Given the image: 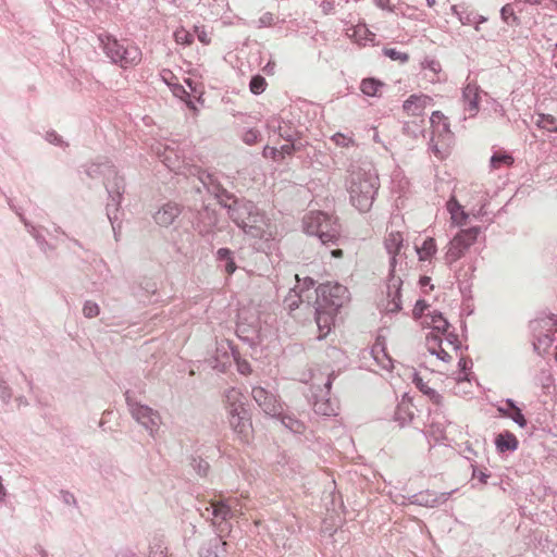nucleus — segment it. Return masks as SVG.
<instances>
[{
  "instance_id": "473e14b6",
  "label": "nucleus",
  "mask_w": 557,
  "mask_h": 557,
  "mask_svg": "<svg viewBox=\"0 0 557 557\" xmlns=\"http://www.w3.org/2000/svg\"><path fill=\"white\" fill-rule=\"evenodd\" d=\"M216 260L227 274H233L237 269L233 252L228 248H220L216 251Z\"/></svg>"
},
{
  "instance_id": "2eb2a0df",
  "label": "nucleus",
  "mask_w": 557,
  "mask_h": 557,
  "mask_svg": "<svg viewBox=\"0 0 557 557\" xmlns=\"http://www.w3.org/2000/svg\"><path fill=\"white\" fill-rule=\"evenodd\" d=\"M218 214L214 209L203 206L194 216L193 226L201 235L212 234L218 225Z\"/></svg>"
},
{
  "instance_id": "a18cd8bd",
  "label": "nucleus",
  "mask_w": 557,
  "mask_h": 557,
  "mask_svg": "<svg viewBox=\"0 0 557 557\" xmlns=\"http://www.w3.org/2000/svg\"><path fill=\"white\" fill-rule=\"evenodd\" d=\"M331 140L338 147H352L356 145L352 135L336 133L331 137Z\"/></svg>"
},
{
  "instance_id": "49530a36",
  "label": "nucleus",
  "mask_w": 557,
  "mask_h": 557,
  "mask_svg": "<svg viewBox=\"0 0 557 557\" xmlns=\"http://www.w3.org/2000/svg\"><path fill=\"white\" fill-rule=\"evenodd\" d=\"M174 40L178 45L189 46L194 41V35L181 27L174 32Z\"/></svg>"
},
{
  "instance_id": "680f3d73",
  "label": "nucleus",
  "mask_w": 557,
  "mask_h": 557,
  "mask_svg": "<svg viewBox=\"0 0 557 557\" xmlns=\"http://www.w3.org/2000/svg\"><path fill=\"white\" fill-rule=\"evenodd\" d=\"M487 203H488L487 195H480L478 210L474 211V208L472 209L473 215L476 218L483 216L485 214V207L487 206Z\"/></svg>"
},
{
  "instance_id": "6ab92c4d",
  "label": "nucleus",
  "mask_w": 557,
  "mask_h": 557,
  "mask_svg": "<svg viewBox=\"0 0 557 557\" xmlns=\"http://www.w3.org/2000/svg\"><path fill=\"white\" fill-rule=\"evenodd\" d=\"M451 493L453 492L436 494L431 491H424L409 496L408 502L412 505L433 508L447 502Z\"/></svg>"
},
{
  "instance_id": "c756f323",
  "label": "nucleus",
  "mask_w": 557,
  "mask_h": 557,
  "mask_svg": "<svg viewBox=\"0 0 557 557\" xmlns=\"http://www.w3.org/2000/svg\"><path fill=\"white\" fill-rule=\"evenodd\" d=\"M412 407L411 400L404 397L396 407L394 413L395 421H397L401 426L409 423L413 418Z\"/></svg>"
},
{
  "instance_id": "20e7f679",
  "label": "nucleus",
  "mask_w": 557,
  "mask_h": 557,
  "mask_svg": "<svg viewBox=\"0 0 557 557\" xmlns=\"http://www.w3.org/2000/svg\"><path fill=\"white\" fill-rule=\"evenodd\" d=\"M225 208L231 220L251 237L267 238L271 235L267 216L252 201L234 197Z\"/></svg>"
},
{
  "instance_id": "338daca9",
  "label": "nucleus",
  "mask_w": 557,
  "mask_h": 557,
  "mask_svg": "<svg viewBox=\"0 0 557 557\" xmlns=\"http://www.w3.org/2000/svg\"><path fill=\"white\" fill-rule=\"evenodd\" d=\"M428 308V305L424 300H418L413 308V314L414 317H421L424 314L425 309Z\"/></svg>"
},
{
  "instance_id": "c9c22d12",
  "label": "nucleus",
  "mask_w": 557,
  "mask_h": 557,
  "mask_svg": "<svg viewBox=\"0 0 557 557\" xmlns=\"http://www.w3.org/2000/svg\"><path fill=\"white\" fill-rule=\"evenodd\" d=\"M422 67L423 70L425 71V77H428V79L431 82V83H436V82H440V76L438 74L441 73L442 71V66L440 64V62L437 60H434V59H425L423 62H422Z\"/></svg>"
},
{
  "instance_id": "cd10ccee",
  "label": "nucleus",
  "mask_w": 557,
  "mask_h": 557,
  "mask_svg": "<svg viewBox=\"0 0 557 557\" xmlns=\"http://www.w3.org/2000/svg\"><path fill=\"white\" fill-rule=\"evenodd\" d=\"M226 410L235 412L245 408V397L242 392L236 387H230L224 393Z\"/></svg>"
},
{
  "instance_id": "b1692460",
  "label": "nucleus",
  "mask_w": 557,
  "mask_h": 557,
  "mask_svg": "<svg viewBox=\"0 0 557 557\" xmlns=\"http://www.w3.org/2000/svg\"><path fill=\"white\" fill-rule=\"evenodd\" d=\"M228 412V422L232 429L240 435H246L250 428V420L248 418V413L246 408L236 410L232 412V410H227Z\"/></svg>"
},
{
  "instance_id": "c85d7f7f",
  "label": "nucleus",
  "mask_w": 557,
  "mask_h": 557,
  "mask_svg": "<svg viewBox=\"0 0 557 557\" xmlns=\"http://www.w3.org/2000/svg\"><path fill=\"white\" fill-rule=\"evenodd\" d=\"M315 321L323 335H326L331 331V325L334 323V317L337 312L327 310L326 308H320L314 306Z\"/></svg>"
},
{
  "instance_id": "4d7b16f0",
  "label": "nucleus",
  "mask_w": 557,
  "mask_h": 557,
  "mask_svg": "<svg viewBox=\"0 0 557 557\" xmlns=\"http://www.w3.org/2000/svg\"><path fill=\"white\" fill-rule=\"evenodd\" d=\"M259 137L260 132L256 128H250L243 134V141L247 145H253L258 141Z\"/></svg>"
},
{
  "instance_id": "a878e982",
  "label": "nucleus",
  "mask_w": 557,
  "mask_h": 557,
  "mask_svg": "<svg viewBox=\"0 0 557 557\" xmlns=\"http://www.w3.org/2000/svg\"><path fill=\"white\" fill-rule=\"evenodd\" d=\"M446 209L450 214V222L455 226H463L466 225L469 214L465 211L463 207L459 203V201L451 196L449 200L446 202Z\"/></svg>"
},
{
  "instance_id": "f03ea898",
  "label": "nucleus",
  "mask_w": 557,
  "mask_h": 557,
  "mask_svg": "<svg viewBox=\"0 0 557 557\" xmlns=\"http://www.w3.org/2000/svg\"><path fill=\"white\" fill-rule=\"evenodd\" d=\"M350 203L360 212H368L380 188L376 170L371 163L352 165L346 181Z\"/></svg>"
},
{
  "instance_id": "c03bdc74",
  "label": "nucleus",
  "mask_w": 557,
  "mask_h": 557,
  "mask_svg": "<svg viewBox=\"0 0 557 557\" xmlns=\"http://www.w3.org/2000/svg\"><path fill=\"white\" fill-rule=\"evenodd\" d=\"M382 87V84L374 78H366L361 82L360 89L367 95L374 97L377 95L379 89Z\"/></svg>"
},
{
  "instance_id": "4468645a",
  "label": "nucleus",
  "mask_w": 557,
  "mask_h": 557,
  "mask_svg": "<svg viewBox=\"0 0 557 557\" xmlns=\"http://www.w3.org/2000/svg\"><path fill=\"white\" fill-rule=\"evenodd\" d=\"M267 128L270 133L277 135L286 143H294L299 139V131L297 126L290 121H286L278 115L270 116L267 120Z\"/></svg>"
},
{
  "instance_id": "3c124183",
  "label": "nucleus",
  "mask_w": 557,
  "mask_h": 557,
  "mask_svg": "<svg viewBox=\"0 0 557 557\" xmlns=\"http://www.w3.org/2000/svg\"><path fill=\"white\" fill-rule=\"evenodd\" d=\"M420 391L429 396L430 400L436 405V406H442L443 404V396L441 394H438L435 389L424 385V384H418Z\"/></svg>"
},
{
  "instance_id": "09e8293b",
  "label": "nucleus",
  "mask_w": 557,
  "mask_h": 557,
  "mask_svg": "<svg viewBox=\"0 0 557 557\" xmlns=\"http://www.w3.org/2000/svg\"><path fill=\"white\" fill-rule=\"evenodd\" d=\"M20 219L25 225L27 232L33 236V238L36 240V243L39 246H42L44 244H47L46 238L38 232L36 226H34L30 222H28L22 214H20Z\"/></svg>"
},
{
  "instance_id": "864d4df0",
  "label": "nucleus",
  "mask_w": 557,
  "mask_h": 557,
  "mask_svg": "<svg viewBox=\"0 0 557 557\" xmlns=\"http://www.w3.org/2000/svg\"><path fill=\"white\" fill-rule=\"evenodd\" d=\"M472 360L469 358L461 357L458 361L459 374L457 381H468L467 371L471 369Z\"/></svg>"
},
{
  "instance_id": "0e129e2a",
  "label": "nucleus",
  "mask_w": 557,
  "mask_h": 557,
  "mask_svg": "<svg viewBox=\"0 0 557 557\" xmlns=\"http://www.w3.org/2000/svg\"><path fill=\"white\" fill-rule=\"evenodd\" d=\"M274 23V15L270 12L262 14L258 20V27H269Z\"/></svg>"
},
{
  "instance_id": "603ef678",
  "label": "nucleus",
  "mask_w": 557,
  "mask_h": 557,
  "mask_svg": "<svg viewBox=\"0 0 557 557\" xmlns=\"http://www.w3.org/2000/svg\"><path fill=\"white\" fill-rule=\"evenodd\" d=\"M190 467L200 476L207 475L208 470H209V463L200 457H193L190 460Z\"/></svg>"
},
{
  "instance_id": "37998d69",
  "label": "nucleus",
  "mask_w": 557,
  "mask_h": 557,
  "mask_svg": "<svg viewBox=\"0 0 557 557\" xmlns=\"http://www.w3.org/2000/svg\"><path fill=\"white\" fill-rule=\"evenodd\" d=\"M431 326L438 333H446L448 331L449 323L441 312L434 311L431 314Z\"/></svg>"
},
{
  "instance_id": "aec40b11",
  "label": "nucleus",
  "mask_w": 557,
  "mask_h": 557,
  "mask_svg": "<svg viewBox=\"0 0 557 557\" xmlns=\"http://www.w3.org/2000/svg\"><path fill=\"white\" fill-rule=\"evenodd\" d=\"M432 126L433 137L431 141H434V137H440L443 140H449L453 136L447 117L441 111H434L430 117Z\"/></svg>"
},
{
  "instance_id": "13d9d810",
  "label": "nucleus",
  "mask_w": 557,
  "mask_h": 557,
  "mask_svg": "<svg viewBox=\"0 0 557 557\" xmlns=\"http://www.w3.org/2000/svg\"><path fill=\"white\" fill-rule=\"evenodd\" d=\"M444 334H445V339L443 342H445L446 345L451 346L454 350H458L461 345L458 335L455 334L454 332H448V331Z\"/></svg>"
},
{
  "instance_id": "7c9ffc66",
  "label": "nucleus",
  "mask_w": 557,
  "mask_h": 557,
  "mask_svg": "<svg viewBox=\"0 0 557 557\" xmlns=\"http://www.w3.org/2000/svg\"><path fill=\"white\" fill-rule=\"evenodd\" d=\"M414 249L420 261H431L437 252V246L433 237H426L422 245H416Z\"/></svg>"
},
{
  "instance_id": "39448f33",
  "label": "nucleus",
  "mask_w": 557,
  "mask_h": 557,
  "mask_svg": "<svg viewBox=\"0 0 557 557\" xmlns=\"http://www.w3.org/2000/svg\"><path fill=\"white\" fill-rule=\"evenodd\" d=\"M384 245L387 253L391 256V277L387 284L388 302L386 311L391 313L398 312L401 309L400 286L401 280L394 275L397 260L401 259L400 249L404 245V237L399 231H391L385 237Z\"/></svg>"
},
{
  "instance_id": "e433bc0d",
  "label": "nucleus",
  "mask_w": 557,
  "mask_h": 557,
  "mask_svg": "<svg viewBox=\"0 0 557 557\" xmlns=\"http://www.w3.org/2000/svg\"><path fill=\"white\" fill-rule=\"evenodd\" d=\"M516 9L521 11L520 7H516L515 1L512 3L505 4L500 10L502 20L508 25H519V18L516 15Z\"/></svg>"
},
{
  "instance_id": "f8f14e48",
  "label": "nucleus",
  "mask_w": 557,
  "mask_h": 557,
  "mask_svg": "<svg viewBox=\"0 0 557 557\" xmlns=\"http://www.w3.org/2000/svg\"><path fill=\"white\" fill-rule=\"evenodd\" d=\"M322 384H317L319 386V392H314L310 394V401L312 403V407L315 413L321 416H335L338 409V404L335 398L331 397V386H332V374L326 377H322Z\"/></svg>"
},
{
  "instance_id": "5fc2aeb1",
  "label": "nucleus",
  "mask_w": 557,
  "mask_h": 557,
  "mask_svg": "<svg viewBox=\"0 0 557 557\" xmlns=\"http://www.w3.org/2000/svg\"><path fill=\"white\" fill-rule=\"evenodd\" d=\"M100 313V308L98 304L91 300H86L83 306V314L85 318L91 319L97 317Z\"/></svg>"
},
{
  "instance_id": "052dcab7",
  "label": "nucleus",
  "mask_w": 557,
  "mask_h": 557,
  "mask_svg": "<svg viewBox=\"0 0 557 557\" xmlns=\"http://www.w3.org/2000/svg\"><path fill=\"white\" fill-rule=\"evenodd\" d=\"M300 146L301 144L298 143V140L294 143H287L281 147L278 153L282 154L283 157L285 154L289 156L293 153V151L300 149Z\"/></svg>"
},
{
  "instance_id": "de8ad7c7",
  "label": "nucleus",
  "mask_w": 557,
  "mask_h": 557,
  "mask_svg": "<svg viewBox=\"0 0 557 557\" xmlns=\"http://www.w3.org/2000/svg\"><path fill=\"white\" fill-rule=\"evenodd\" d=\"M267 82L261 75H255L249 83V89L253 95H260L265 90Z\"/></svg>"
},
{
  "instance_id": "9b49d317",
  "label": "nucleus",
  "mask_w": 557,
  "mask_h": 557,
  "mask_svg": "<svg viewBox=\"0 0 557 557\" xmlns=\"http://www.w3.org/2000/svg\"><path fill=\"white\" fill-rule=\"evenodd\" d=\"M533 331V348L542 355L547 351L555 341L557 320L554 317H545L531 322Z\"/></svg>"
},
{
  "instance_id": "bb28decb",
  "label": "nucleus",
  "mask_w": 557,
  "mask_h": 557,
  "mask_svg": "<svg viewBox=\"0 0 557 557\" xmlns=\"http://www.w3.org/2000/svg\"><path fill=\"white\" fill-rule=\"evenodd\" d=\"M326 213L321 211H311L304 216V230L308 235L319 236L321 223L324 221Z\"/></svg>"
},
{
  "instance_id": "72a5a7b5",
  "label": "nucleus",
  "mask_w": 557,
  "mask_h": 557,
  "mask_svg": "<svg viewBox=\"0 0 557 557\" xmlns=\"http://www.w3.org/2000/svg\"><path fill=\"white\" fill-rule=\"evenodd\" d=\"M276 417L280 418L281 423L290 432L301 434L305 431L304 422L296 419L294 416L283 413V409L281 410V414Z\"/></svg>"
},
{
  "instance_id": "f704fd0d",
  "label": "nucleus",
  "mask_w": 557,
  "mask_h": 557,
  "mask_svg": "<svg viewBox=\"0 0 557 557\" xmlns=\"http://www.w3.org/2000/svg\"><path fill=\"white\" fill-rule=\"evenodd\" d=\"M532 122L542 129L557 133V121L550 114H537L532 116Z\"/></svg>"
},
{
  "instance_id": "1a4fd4ad",
  "label": "nucleus",
  "mask_w": 557,
  "mask_h": 557,
  "mask_svg": "<svg viewBox=\"0 0 557 557\" xmlns=\"http://www.w3.org/2000/svg\"><path fill=\"white\" fill-rule=\"evenodd\" d=\"M481 227L473 226L459 231L448 243L444 256L445 263L451 265L462 258L466 251L475 243Z\"/></svg>"
},
{
  "instance_id": "7ed1b4c3",
  "label": "nucleus",
  "mask_w": 557,
  "mask_h": 557,
  "mask_svg": "<svg viewBox=\"0 0 557 557\" xmlns=\"http://www.w3.org/2000/svg\"><path fill=\"white\" fill-rule=\"evenodd\" d=\"M85 172L90 178L103 177L104 180V186L108 191L107 216L117 240V230L121 227L119 211L125 190L124 178L117 174L114 165L109 161L91 162L86 165Z\"/></svg>"
},
{
  "instance_id": "f257e3e1",
  "label": "nucleus",
  "mask_w": 557,
  "mask_h": 557,
  "mask_svg": "<svg viewBox=\"0 0 557 557\" xmlns=\"http://www.w3.org/2000/svg\"><path fill=\"white\" fill-rule=\"evenodd\" d=\"M242 513V507L237 498L230 497L225 500L211 502L205 508L201 516H211L212 523L216 527V535L205 543L200 550V557H221L226 553V542L223 541L225 533H230L231 524L228 519Z\"/></svg>"
},
{
  "instance_id": "774afa93",
  "label": "nucleus",
  "mask_w": 557,
  "mask_h": 557,
  "mask_svg": "<svg viewBox=\"0 0 557 557\" xmlns=\"http://www.w3.org/2000/svg\"><path fill=\"white\" fill-rule=\"evenodd\" d=\"M433 355L444 362H449L451 360V356L445 350L443 346H441Z\"/></svg>"
},
{
  "instance_id": "ea45409f",
  "label": "nucleus",
  "mask_w": 557,
  "mask_h": 557,
  "mask_svg": "<svg viewBox=\"0 0 557 557\" xmlns=\"http://www.w3.org/2000/svg\"><path fill=\"white\" fill-rule=\"evenodd\" d=\"M332 374V381L335 377L334 371H329L327 369L325 371H321L320 369L312 370L310 375V394H313L314 392H319V386L317 384H322V377H326L327 375Z\"/></svg>"
},
{
  "instance_id": "f3484780",
  "label": "nucleus",
  "mask_w": 557,
  "mask_h": 557,
  "mask_svg": "<svg viewBox=\"0 0 557 557\" xmlns=\"http://www.w3.org/2000/svg\"><path fill=\"white\" fill-rule=\"evenodd\" d=\"M181 214L182 207L178 203L166 201L152 213V219L160 227L168 228L176 222Z\"/></svg>"
},
{
  "instance_id": "6e6d98bb",
  "label": "nucleus",
  "mask_w": 557,
  "mask_h": 557,
  "mask_svg": "<svg viewBox=\"0 0 557 557\" xmlns=\"http://www.w3.org/2000/svg\"><path fill=\"white\" fill-rule=\"evenodd\" d=\"M383 52L391 60L399 61L400 63H406L409 59L407 53L398 51L395 48H385Z\"/></svg>"
},
{
  "instance_id": "69168bd1",
  "label": "nucleus",
  "mask_w": 557,
  "mask_h": 557,
  "mask_svg": "<svg viewBox=\"0 0 557 557\" xmlns=\"http://www.w3.org/2000/svg\"><path fill=\"white\" fill-rule=\"evenodd\" d=\"M46 140L52 145H55V146H63L64 145V141L62 139V137L55 133L54 131H50V132H47L46 134Z\"/></svg>"
},
{
  "instance_id": "bf43d9fd",
  "label": "nucleus",
  "mask_w": 557,
  "mask_h": 557,
  "mask_svg": "<svg viewBox=\"0 0 557 557\" xmlns=\"http://www.w3.org/2000/svg\"><path fill=\"white\" fill-rule=\"evenodd\" d=\"M194 30L200 42L203 45L210 44L211 37L203 26H195Z\"/></svg>"
},
{
  "instance_id": "ddd939ff",
  "label": "nucleus",
  "mask_w": 557,
  "mask_h": 557,
  "mask_svg": "<svg viewBox=\"0 0 557 557\" xmlns=\"http://www.w3.org/2000/svg\"><path fill=\"white\" fill-rule=\"evenodd\" d=\"M132 417L143 425L154 437L161 424V417L158 411L138 403H128Z\"/></svg>"
},
{
  "instance_id": "e2e57ef3",
  "label": "nucleus",
  "mask_w": 557,
  "mask_h": 557,
  "mask_svg": "<svg viewBox=\"0 0 557 557\" xmlns=\"http://www.w3.org/2000/svg\"><path fill=\"white\" fill-rule=\"evenodd\" d=\"M376 350H377V347L374 346L373 349H372V352L374 355V358L376 359V361L382 366V368L384 369H388L391 366H392V360L391 358L387 357V355L382 350V358H380L377 355H376Z\"/></svg>"
},
{
  "instance_id": "2f4dec72",
  "label": "nucleus",
  "mask_w": 557,
  "mask_h": 557,
  "mask_svg": "<svg viewBox=\"0 0 557 557\" xmlns=\"http://www.w3.org/2000/svg\"><path fill=\"white\" fill-rule=\"evenodd\" d=\"M495 445L500 453L513 451L518 447V440L512 433L505 432L497 435Z\"/></svg>"
},
{
  "instance_id": "a19ab883",
  "label": "nucleus",
  "mask_w": 557,
  "mask_h": 557,
  "mask_svg": "<svg viewBox=\"0 0 557 557\" xmlns=\"http://www.w3.org/2000/svg\"><path fill=\"white\" fill-rule=\"evenodd\" d=\"M505 405H507L511 410L510 414H507V417L516 422L519 426L524 428L527 425V419L524 418L521 410L517 407L516 403L508 398L506 399Z\"/></svg>"
},
{
  "instance_id": "9d476101",
  "label": "nucleus",
  "mask_w": 557,
  "mask_h": 557,
  "mask_svg": "<svg viewBox=\"0 0 557 557\" xmlns=\"http://www.w3.org/2000/svg\"><path fill=\"white\" fill-rule=\"evenodd\" d=\"M151 150L157 156V158L171 171H178L184 163V150L174 139L156 141L151 146Z\"/></svg>"
},
{
  "instance_id": "4be33fe9",
  "label": "nucleus",
  "mask_w": 557,
  "mask_h": 557,
  "mask_svg": "<svg viewBox=\"0 0 557 557\" xmlns=\"http://www.w3.org/2000/svg\"><path fill=\"white\" fill-rule=\"evenodd\" d=\"M339 233L341 230L337 220L326 214L324 221L321 223V228L318 236L321 243H335L339 237Z\"/></svg>"
},
{
  "instance_id": "58836bf2",
  "label": "nucleus",
  "mask_w": 557,
  "mask_h": 557,
  "mask_svg": "<svg viewBox=\"0 0 557 557\" xmlns=\"http://www.w3.org/2000/svg\"><path fill=\"white\" fill-rule=\"evenodd\" d=\"M513 163V157L505 151H496L493 153L490 160L492 169H499L503 165L509 166Z\"/></svg>"
},
{
  "instance_id": "a211bd4d",
  "label": "nucleus",
  "mask_w": 557,
  "mask_h": 557,
  "mask_svg": "<svg viewBox=\"0 0 557 557\" xmlns=\"http://www.w3.org/2000/svg\"><path fill=\"white\" fill-rule=\"evenodd\" d=\"M251 395L265 414L271 417L281 414L282 406L273 394L261 386H255L251 391Z\"/></svg>"
},
{
  "instance_id": "79ce46f5",
  "label": "nucleus",
  "mask_w": 557,
  "mask_h": 557,
  "mask_svg": "<svg viewBox=\"0 0 557 557\" xmlns=\"http://www.w3.org/2000/svg\"><path fill=\"white\" fill-rule=\"evenodd\" d=\"M446 425H448V422L445 417L438 412V410H435L433 413H431V428L435 433L444 436Z\"/></svg>"
},
{
  "instance_id": "8fccbe9b",
  "label": "nucleus",
  "mask_w": 557,
  "mask_h": 557,
  "mask_svg": "<svg viewBox=\"0 0 557 557\" xmlns=\"http://www.w3.org/2000/svg\"><path fill=\"white\" fill-rule=\"evenodd\" d=\"M425 346L428 351L433 355L441 346H443V338L437 334H429L425 338Z\"/></svg>"
},
{
  "instance_id": "393cba45",
  "label": "nucleus",
  "mask_w": 557,
  "mask_h": 557,
  "mask_svg": "<svg viewBox=\"0 0 557 557\" xmlns=\"http://www.w3.org/2000/svg\"><path fill=\"white\" fill-rule=\"evenodd\" d=\"M431 98L425 95H411L403 104L404 111L408 115L418 116L422 114L424 108L431 102Z\"/></svg>"
},
{
  "instance_id": "6e6552de",
  "label": "nucleus",
  "mask_w": 557,
  "mask_h": 557,
  "mask_svg": "<svg viewBox=\"0 0 557 557\" xmlns=\"http://www.w3.org/2000/svg\"><path fill=\"white\" fill-rule=\"evenodd\" d=\"M313 297L314 306L337 312L349 300V292L339 283L327 282L319 285L318 288L312 287Z\"/></svg>"
},
{
  "instance_id": "dca6fc26",
  "label": "nucleus",
  "mask_w": 557,
  "mask_h": 557,
  "mask_svg": "<svg viewBox=\"0 0 557 557\" xmlns=\"http://www.w3.org/2000/svg\"><path fill=\"white\" fill-rule=\"evenodd\" d=\"M305 287L298 285L290 289L288 295L284 299L285 306L290 310L297 309L301 304L310 305L312 299V287L314 285L313 280L306 278Z\"/></svg>"
},
{
  "instance_id": "5701e85b",
  "label": "nucleus",
  "mask_w": 557,
  "mask_h": 557,
  "mask_svg": "<svg viewBox=\"0 0 557 557\" xmlns=\"http://www.w3.org/2000/svg\"><path fill=\"white\" fill-rule=\"evenodd\" d=\"M205 187L212 194L221 206L225 208L230 200L234 197L231 195L220 183H218L211 174H207L206 178L201 180Z\"/></svg>"
},
{
  "instance_id": "0eeeda50",
  "label": "nucleus",
  "mask_w": 557,
  "mask_h": 557,
  "mask_svg": "<svg viewBox=\"0 0 557 557\" xmlns=\"http://www.w3.org/2000/svg\"><path fill=\"white\" fill-rule=\"evenodd\" d=\"M99 40L106 55L123 69L135 66L141 60L140 49L131 42L119 41L111 35H100Z\"/></svg>"
},
{
  "instance_id": "423d86ee",
  "label": "nucleus",
  "mask_w": 557,
  "mask_h": 557,
  "mask_svg": "<svg viewBox=\"0 0 557 557\" xmlns=\"http://www.w3.org/2000/svg\"><path fill=\"white\" fill-rule=\"evenodd\" d=\"M236 333L249 345H262L270 330L268 326H262L258 309L249 306L238 309Z\"/></svg>"
},
{
  "instance_id": "412c9836",
  "label": "nucleus",
  "mask_w": 557,
  "mask_h": 557,
  "mask_svg": "<svg viewBox=\"0 0 557 557\" xmlns=\"http://www.w3.org/2000/svg\"><path fill=\"white\" fill-rule=\"evenodd\" d=\"M479 97L480 88L476 84L469 83L462 89L463 107L470 117L475 116L479 111Z\"/></svg>"
},
{
  "instance_id": "4c0bfd02",
  "label": "nucleus",
  "mask_w": 557,
  "mask_h": 557,
  "mask_svg": "<svg viewBox=\"0 0 557 557\" xmlns=\"http://www.w3.org/2000/svg\"><path fill=\"white\" fill-rule=\"evenodd\" d=\"M168 546L163 536H153L149 544V557H164Z\"/></svg>"
}]
</instances>
